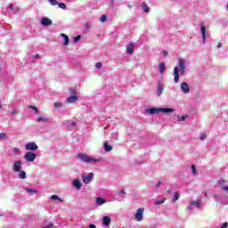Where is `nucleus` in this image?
Listing matches in <instances>:
<instances>
[{
  "instance_id": "46",
  "label": "nucleus",
  "mask_w": 228,
  "mask_h": 228,
  "mask_svg": "<svg viewBox=\"0 0 228 228\" xmlns=\"http://www.w3.org/2000/svg\"><path fill=\"white\" fill-rule=\"evenodd\" d=\"M161 181H159L158 183L156 184V188H159V186H161Z\"/></svg>"
},
{
  "instance_id": "41",
  "label": "nucleus",
  "mask_w": 228,
  "mask_h": 228,
  "mask_svg": "<svg viewBox=\"0 0 228 228\" xmlns=\"http://www.w3.org/2000/svg\"><path fill=\"white\" fill-rule=\"evenodd\" d=\"M206 137H207L206 134L202 133L200 134V140H206Z\"/></svg>"
},
{
  "instance_id": "30",
  "label": "nucleus",
  "mask_w": 228,
  "mask_h": 228,
  "mask_svg": "<svg viewBox=\"0 0 228 228\" xmlns=\"http://www.w3.org/2000/svg\"><path fill=\"white\" fill-rule=\"evenodd\" d=\"M107 20L108 17L106 15H102V17L100 18L101 22H106Z\"/></svg>"
},
{
  "instance_id": "14",
  "label": "nucleus",
  "mask_w": 228,
  "mask_h": 228,
  "mask_svg": "<svg viewBox=\"0 0 228 228\" xmlns=\"http://www.w3.org/2000/svg\"><path fill=\"white\" fill-rule=\"evenodd\" d=\"M103 149L106 152H110V151H113V147L111 145L108 144V142L103 143Z\"/></svg>"
},
{
  "instance_id": "1",
  "label": "nucleus",
  "mask_w": 228,
  "mask_h": 228,
  "mask_svg": "<svg viewBox=\"0 0 228 228\" xmlns=\"http://www.w3.org/2000/svg\"><path fill=\"white\" fill-rule=\"evenodd\" d=\"M179 70L182 76L186 74V61L184 59H178V67H175L174 69L173 74L175 83H179Z\"/></svg>"
},
{
  "instance_id": "35",
  "label": "nucleus",
  "mask_w": 228,
  "mask_h": 228,
  "mask_svg": "<svg viewBox=\"0 0 228 228\" xmlns=\"http://www.w3.org/2000/svg\"><path fill=\"white\" fill-rule=\"evenodd\" d=\"M191 168L192 170V174H194V175L197 174V168L195 167V165H191Z\"/></svg>"
},
{
  "instance_id": "3",
  "label": "nucleus",
  "mask_w": 228,
  "mask_h": 228,
  "mask_svg": "<svg viewBox=\"0 0 228 228\" xmlns=\"http://www.w3.org/2000/svg\"><path fill=\"white\" fill-rule=\"evenodd\" d=\"M77 159L85 163H101L102 161L101 159H94L91 156H88L85 153H79L77 155Z\"/></svg>"
},
{
  "instance_id": "9",
  "label": "nucleus",
  "mask_w": 228,
  "mask_h": 228,
  "mask_svg": "<svg viewBox=\"0 0 228 228\" xmlns=\"http://www.w3.org/2000/svg\"><path fill=\"white\" fill-rule=\"evenodd\" d=\"M42 26H51L53 24V20L47 17H43L41 20Z\"/></svg>"
},
{
  "instance_id": "56",
  "label": "nucleus",
  "mask_w": 228,
  "mask_h": 228,
  "mask_svg": "<svg viewBox=\"0 0 228 228\" xmlns=\"http://www.w3.org/2000/svg\"><path fill=\"white\" fill-rule=\"evenodd\" d=\"M168 193H170V191H167Z\"/></svg>"
},
{
  "instance_id": "51",
  "label": "nucleus",
  "mask_w": 228,
  "mask_h": 228,
  "mask_svg": "<svg viewBox=\"0 0 228 228\" xmlns=\"http://www.w3.org/2000/svg\"><path fill=\"white\" fill-rule=\"evenodd\" d=\"M217 47H218V49H220V47H222V44L218 43Z\"/></svg>"
},
{
  "instance_id": "57",
  "label": "nucleus",
  "mask_w": 228,
  "mask_h": 228,
  "mask_svg": "<svg viewBox=\"0 0 228 228\" xmlns=\"http://www.w3.org/2000/svg\"><path fill=\"white\" fill-rule=\"evenodd\" d=\"M227 9H228V4H227Z\"/></svg>"
},
{
  "instance_id": "43",
  "label": "nucleus",
  "mask_w": 228,
  "mask_h": 228,
  "mask_svg": "<svg viewBox=\"0 0 228 228\" xmlns=\"http://www.w3.org/2000/svg\"><path fill=\"white\" fill-rule=\"evenodd\" d=\"M20 151V150H19V148H14V149H13V152H14L15 154H19Z\"/></svg>"
},
{
  "instance_id": "47",
  "label": "nucleus",
  "mask_w": 228,
  "mask_h": 228,
  "mask_svg": "<svg viewBox=\"0 0 228 228\" xmlns=\"http://www.w3.org/2000/svg\"><path fill=\"white\" fill-rule=\"evenodd\" d=\"M163 54H164V56H168V52L167 50H164Z\"/></svg>"
},
{
  "instance_id": "17",
  "label": "nucleus",
  "mask_w": 228,
  "mask_h": 228,
  "mask_svg": "<svg viewBox=\"0 0 228 228\" xmlns=\"http://www.w3.org/2000/svg\"><path fill=\"white\" fill-rule=\"evenodd\" d=\"M96 204L98 206H102V204H106V200H104L103 198L98 197L96 199Z\"/></svg>"
},
{
  "instance_id": "31",
  "label": "nucleus",
  "mask_w": 228,
  "mask_h": 228,
  "mask_svg": "<svg viewBox=\"0 0 228 228\" xmlns=\"http://www.w3.org/2000/svg\"><path fill=\"white\" fill-rule=\"evenodd\" d=\"M178 120L180 122H184V120H186V118H188V116H182L181 118L178 116Z\"/></svg>"
},
{
  "instance_id": "54",
  "label": "nucleus",
  "mask_w": 228,
  "mask_h": 228,
  "mask_svg": "<svg viewBox=\"0 0 228 228\" xmlns=\"http://www.w3.org/2000/svg\"><path fill=\"white\" fill-rule=\"evenodd\" d=\"M3 108V104L0 102V110Z\"/></svg>"
},
{
  "instance_id": "52",
  "label": "nucleus",
  "mask_w": 228,
  "mask_h": 228,
  "mask_svg": "<svg viewBox=\"0 0 228 228\" xmlns=\"http://www.w3.org/2000/svg\"><path fill=\"white\" fill-rule=\"evenodd\" d=\"M34 57L35 58H40V55L38 53H37Z\"/></svg>"
},
{
  "instance_id": "37",
  "label": "nucleus",
  "mask_w": 228,
  "mask_h": 228,
  "mask_svg": "<svg viewBox=\"0 0 228 228\" xmlns=\"http://www.w3.org/2000/svg\"><path fill=\"white\" fill-rule=\"evenodd\" d=\"M217 184H219V186L225 184V180H224V179L219 180Z\"/></svg>"
},
{
  "instance_id": "28",
  "label": "nucleus",
  "mask_w": 228,
  "mask_h": 228,
  "mask_svg": "<svg viewBox=\"0 0 228 228\" xmlns=\"http://www.w3.org/2000/svg\"><path fill=\"white\" fill-rule=\"evenodd\" d=\"M20 179H26V172L21 171L19 175Z\"/></svg>"
},
{
  "instance_id": "15",
  "label": "nucleus",
  "mask_w": 228,
  "mask_h": 228,
  "mask_svg": "<svg viewBox=\"0 0 228 228\" xmlns=\"http://www.w3.org/2000/svg\"><path fill=\"white\" fill-rule=\"evenodd\" d=\"M159 70L160 74H163V72H165V70H167V66H165L164 62H160L159 64Z\"/></svg>"
},
{
  "instance_id": "10",
  "label": "nucleus",
  "mask_w": 228,
  "mask_h": 228,
  "mask_svg": "<svg viewBox=\"0 0 228 228\" xmlns=\"http://www.w3.org/2000/svg\"><path fill=\"white\" fill-rule=\"evenodd\" d=\"M126 53H127L128 54H133V53H134V43L130 42V43L128 44V46H127V48H126Z\"/></svg>"
},
{
  "instance_id": "34",
  "label": "nucleus",
  "mask_w": 228,
  "mask_h": 228,
  "mask_svg": "<svg viewBox=\"0 0 228 228\" xmlns=\"http://www.w3.org/2000/svg\"><path fill=\"white\" fill-rule=\"evenodd\" d=\"M95 67L96 69H102V62H96Z\"/></svg>"
},
{
  "instance_id": "6",
  "label": "nucleus",
  "mask_w": 228,
  "mask_h": 228,
  "mask_svg": "<svg viewBox=\"0 0 228 228\" xmlns=\"http://www.w3.org/2000/svg\"><path fill=\"white\" fill-rule=\"evenodd\" d=\"M143 208H138L135 215L134 218L137 220V222H142L143 220Z\"/></svg>"
},
{
  "instance_id": "42",
  "label": "nucleus",
  "mask_w": 228,
  "mask_h": 228,
  "mask_svg": "<svg viewBox=\"0 0 228 228\" xmlns=\"http://www.w3.org/2000/svg\"><path fill=\"white\" fill-rule=\"evenodd\" d=\"M62 104L60 102H55L54 103V108H61Z\"/></svg>"
},
{
  "instance_id": "55",
  "label": "nucleus",
  "mask_w": 228,
  "mask_h": 228,
  "mask_svg": "<svg viewBox=\"0 0 228 228\" xmlns=\"http://www.w3.org/2000/svg\"><path fill=\"white\" fill-rule=\"evenodd\" d=\"M205 197H208V193L205 192Z\"/></svg>"
},
{
  "instance_id": "27",
  "label": "nucleus",
  "mask_w": 228,
  "mask_h": 228,
  "mask_svg": "<svg viewBox=\"0 0 228 228\" xmlns=\"http://www.w3.org/2000/svg\"><path fill=\"white\" fill-rule=\"evenodd\" d=\"M26 191H28V193H38V191L31 189V188H26Z\"/></svg>"
},
{
  "instance_id": "26",
  "label": "nucleus",
  "mask_w": 228,
  "mask_h": 228,
  "mask_svg": "<svg viewBox=\"0 0 228 228\" xmlns=\"http://www.w3.org/2000/svg\"><path fill=\"white\" fill-rule=\"evenodd\" d=\"M57 6H59V8H61L62 10H67V5L63 3L58 2Z\"/></svg>"
},
{
  "instance_id": "18",
  "label": "nucleus",
  "mask_w": 228,
  "mask_h": 228,
  "mask_svg": "<svg viewBox=\"0 0 228 228\" xmlns=\"http://www.w3.org/2000/svg\"><path fill=\"white\" fill-rule=\"evenodd\" d=\"M191 206H196V208H200V200H191L190 201Z\"/></svg>"
},
{
  "instance_id": "5",
  "label": "nucleus",
  "mask_w": 228,
  "mask_h": 228,
  "mask_svg": "<svg viewBox=\"0 0 228 228\" xmlns=\"http://www.w3.org/2000/svg\"><path fill=\"white\" fill-rule=\"evenodd\" d=\"M24 158L26 159V161L31 162L34 159H37V153L28 151L24 155Z\"/></svg>"
},
{
  "instance_id": "40",
  "label": "nucleus",
  "mask_w": 228,
  "mask_h": 228,
  "mask_svg": "<svg viewBox=\"0 0 228 228\" xmlns=\"http://www.w3.org/2000/svg\"><path fill=\"white\" fill-rule=\"evenodd\" d=\"M18 111H17V109H12L11 110V115L13 116V115H17Z\"/></svg>"
},
{
  "instance_id": "32",
  "label": "nucleus",
  "mask_w": 228,
  "mask_h": 228,
  "mask_svg": "<svg viewBox=\"0 0 228 228\" xmlns=\"http://www.w3.org/2000/svg\"><path fill=\"white\" fill-rule=\"evenodd\" d=\"M28 108H30V110H33L36 113H38V108H37L33 105H29Z\"/></svg>"
},
{
  "instance_id": "53",
  "label": "nucleus",
  "mask_w": 228,
  "mask_h": 228,
  "mask_svg": "<svg viewBox=\"0 0 228 228\" xmlns=\"http://www.w3.org/2000/svg\"><path fill=\"white\" fill-rule=\"evenodd\" d=\"M71 126H76V122H72V123H71Z\"/></svg>"
},
{
  "instance_id": "25",
  "label": "nucleus",
  "mask_w": 228,
  "mask_h": 228,
  "mask_svg": "<svg viewBox=\"0 0 228 228\" xmlns=\"http://www.w3.org/2000/svg\"><path fill=\"white\" fill-rule=\"evenodd\" d=\"M166 200H167V199H163V200H160L159 201H155L154 205L155 206H161V204H165Z\"/></svg>"
},
{
  "instance_id": "44",
  "label": "nucleus",
  "mask_w": 228,
  "mask_h": 228,
  "mask_svg": "<svg viewBox=\"0 0 228 228\" xmlns=\"http://www.w3.org/2000/svg\"><path fill=\"white\" fill-rule=\"evenodd\" d=\"M70 94H72V95H76V94H77V91H76V90H72V91H70Z\"/></svg>"
},
{
  "instance_id": "7",
  "label": "nucleus",
  "mask_w": 228,
  "mask_h": 228,
  "mask_svg": "<svg viewBox=\"0 0 228 228\" xmlns=\"http://www.w3.org/2000/svg\"><path fill=\"white\" fill-rule=\"evenodd\" d=\"M12 170L14 172H20V170H22V161L20 160L15 161L12 166Z\"/></svg>"
},
{
  "instance_id": "49",
  "label": "nucleus",
  "mask_w": 228,
  "mask_h": 228,
  "mask_svg": "<svg viewBox=\"0 0 228 228\" xmlns=\"http://www.w3.org/2000/svg\"><path fill=\"white\" fill-rule=\"evenodd\" d=\"M89 228H97V226L95 224H89Z\"/></svg>"
},
{
  "instance_id": "48",
  "label": "nucleus",
  "mask_w": 228,
  "mask_h": 228,
  "mask_svg": "<svg viewBox=\"0 0 228 228\" xmlns=\"http://www.w3.org/2000/svg\"><path fill=\"white\" fill-rule=\"evenodd\" d=\"M120 193H121V195H126V191L124 189H121Z\"/></svg>"
},
{
  "instance_id": "20",
  "label": "nucleus",
  "mask_w": 228,
  "mask_h": 228,
  "mask_svg": "<svg viewBox=\"0 0 228 228\" xmlns=\"http://www.w3.org/2000/svg\"><path fill=\"white\" fill-rule=\"evenodd\" d=\"M110 222H111L110 216H103V224L108 226V225H110Z\"/></svg>"
},
{
  "instance_id": "36",
  "label": "nucleus",
  "mask_w": 228,
  "mask_h": 228,
  "mask_svg": "<svg viewBox=\"0 0 228 228\" xmlns=\"http://www.w3.org/2000/svg\"><path fill=\"white\" fill-rule=\"evenodd\" d=\"M52 200H60V198L58 197V195L56 194H53L52 197H51Z\"/></svg>"
},
{
  "instance_id": "24",
  "label": "nucleus",
  "mask_w": 228,
  "mask_h": 228,
  "mask_svg": "<svg viewBox=\"0 0 228 228\" xmlns=\"http://www.w3.org/2000/svg\"><path fill=\"white\" fill-rule=\"evenodd\" d=\"M37 122H49V118H47L45 117H38Z\"/></svg>"
},
{
  "instance_id": "38",
  "label": "nucleus",
  "mask_w": 228,
  "mask_h": 228,
  "mask_svg": "<svg viewBox=\"0 0 228 228\" xmlns=\"http://www.w3.org/2000/svg\"><path fill=\"white\" fill-rule=\"evenodd\" d=\"M43 228H54V224L50 223L49 224L44 226Z\"/></svg>"
},
{
  "instance_id": "8",
  "label": "nucleus",
  "mask_w": 228,
  "mask_h": 228,
  "mask_svg": "<svg viewBox=\"0 0 228 228\" xmlns=\"http://www.w3.org/2000/svg\"><path fill=\"white\" fill-rule=\"evenodd\" d=\"M27 151H37L38 145L36 142H28L25 146Z\"/></svg>"
},
{
  "instance_id": "33",
  "label": "nucleus",
  "mask_w": 228,
  "mask_h": 228,
  "mask_svg": "<svg viewBox=\"0 0 228 228\" xmlns=\"http://www.w3.org/2000/svg\"><path fill=\"white\" fill-rule=\"evenodd\" d=\"M6 138H8V135H6V134L4 133L0 134V140H4Z\"/></svg>"
},
{
  "instance_id": "39",
  "label": "nucleus",
  "mask_w": 228,
  "mask_h": 228,
  "mask_svg": "<svg viewBox=\"0 0 228 228\" xmlns=\"http://www.w3.org/2000/svg\"><path fill=\"white\" fill-rule=\"evenodd\" d=\"M79 40H81V36H77L76 37H74V42L77 44V42H79Z\"/></svg>"
},
{
  "instance_id": "2",
  "label": "nucleus",
  "mask_w": 228,
  "mask_h": 228,
  "mask_svg": "<svg viewBox=\"0 0 228 228\" xmlns=\"http://www.w3.org/2000/svg\"><path fill=\"white\" fill-rule=\"evenodd\" d=\"M175 111L172 108H150L146 110V113H150V115H156L158 113H173Z\"/></svg>"
},
{
  "instance_id": "45",
  "label": "nucleus",
  "mask_w": 228,
  "mask_h": 228,
  "mask_svg": "<svg viewBox=\"0 0 228 228\" xmlns=\"http://www.w3.org/2000/svg\"><path fill=\"white\" fill-rule=\"evenodd\" d=\"M228 224L227 223H224L223 225H221V228H227Z\"/></svg>"
},
{
  "instance_id": "50",
  "label": "nucleus",
  "mask_w": 228,
  "mask_h": 228,
  "mask_svg": "<svg viewBox=\"0 0 228 228\" xmlns=\"http://www.w3.org/2000/svg\"><path fill=\"white\" fill-rule=\"evenodd\" d=\"M9 9H10V10H13V4H11L9 5Z\"/></svg>"
},
{
  "instance_id": "12",
  "label": "nucleus",
  "mask_w": 228,
  "mask_h": 228,
  "mask_svg": "<svg viewBox=\"0 0 228 228\" xmlns=\"http://www.w3.org/2000/svg\"><path fill=\"white\" fill-rule=\"evenodd\" d=\"M181 88L184 94H188L190 92V86H188V83L183 82L181 84Z\"/></svg>"
},
{
  "instance_id": "13",
  "label": "nucleus",
  "mask_w": 228,
  "mask_h": 228,
  "mask_svg": "<svg viewBox=\"0 0 228 228\" xmlns=\"http://www.w3.org/2000/svg\"><path fill=\"white\" fill-rule=\"evenodd\" d=\"M77 99H78L77 95L73 94V95L68 97L66 101L69 104H72V103L76 102V101H77Z\"/></svg>"
},
{
  "instance_id": "23",
  "label": "nucleus",
  "mask_w": 228,
  "mask_h": 228,
  "mask_svg": "<svg viewBox=\"0 0 228 228\" xmlns=\"http://www.w3.org/2000/svg\"><path fill=\"white\" fill-rule=\"evenodd\" d=\"M179 197H181V195L179 194V191H175L174 198L172 200V202H175L176 200H179Z\"/></svg>"
},
{
  "instance_id": "4",
  "label": "nucleus",
  "mask_w": 228,
  "mask_h": 228,
  "mask_svg": "<svg viewBox=\"0 0 228 228\" xmlns=\"http://www.w3.org/2000/svg\"><path fill=\"white\" fill-rule=\"evenodd\" d=\"M94 179V173H89L87 175H82V181L85 184H90Z\"/></svg>"
},
{
  "instance_id": "11",
  "label": "nucleus",
  "mask_w": 228,
  "mask_h": 228,
  "mask_svg": "<svg viewBox=\"0 0 228 228\" xmlns=\"http://www.w3.org/2000/svg\"><path fill=\"white\" fill-rule=\"evenodd\" d=\"M200 31H201L203 44H206V26H204V24L200 25Z\"/></svg>"
},
{
  "instance_id": "21",
  "label": "nucleus",
  "mask_w": 228,
  "mask_h": 228,
  "mask_svg": "<svg viewBox=\"0 0 228 228\" xmlns=\"http://www.w3.org/2000/svg\"><path fill=\"white\" fill-rule=\"evenodd\" d=\"M62 38H64L63 45H69V36L67 34H61Z\"/></svg>"
},
{
  "instance_id": "22",
  "label": "nucleus",
  "mask_w": 228,
  "mask_h": 228,
  "mask_svg": "<svg viewBox=\"0 0 228 228\" xmlns=\"http://www.w3.org/2000/svg\"><path fill=\"white\" fill-rule=\"evenodd\" d=\"M142 8L145 13H149V6H147V4H145V2L142 3Z\"/></svg>"
},
{
  "instance_id": "16",
  "label": "nucleus",
  "mask_w": 228,
  "mask_h": 228,
  "mask_svg": "<svg viewBox=\"0 0 228 228\" xmlns=\"http://www.w3.org/2000/svg\"><path fill=\"white\" fill-rule=\"evenodd\" d=\"M72 184L77 190H81V182L79 180H74Z\"/></svg>"
},
{
  "instance_id": "19",
  "label": "nucleus",
  "mask_w": 228,
  "mask_h": 228,
  "mask_svg": "<svg viewBox=\"0 0 228 228\" xmlns=\"http://www.w3.org/2000/svg\"><path fill=\"white\" fill-rule=\"evenodd\" d=\"M157 94H158V95H161V94H163V85L162 84H158Z\"/></svg>"
},
{
  "instance_id": "29",
  "label": "nucleus",
  "mask_w": 228,
  "mask_h": 228,
  "mask_svg": "<svg viewBox=\"0 0 228 228\" xmlns=\"http://www.w3.org/2000/svg\"><path fill=\"white\" fill-rule=\"evenodd\" d=\"M52 6H58V1L56 0H48Z\"/></svg>"
}]
</instances>
